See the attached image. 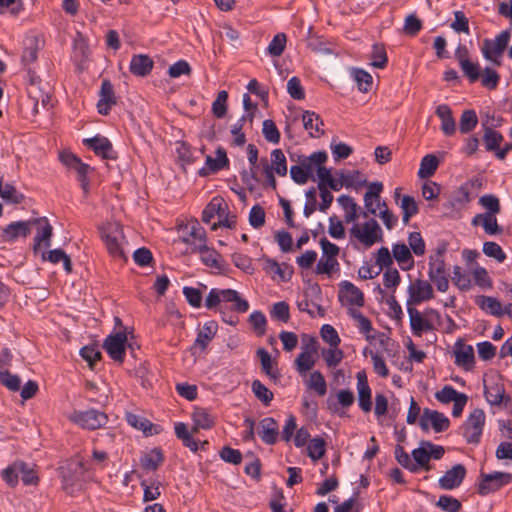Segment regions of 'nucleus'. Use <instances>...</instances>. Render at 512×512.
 Masks as SVG:
<instances>
[{"instance_id":"obj_1","label":"nucleus","mask_w":512,"mask_h":512,"mask_svg":"<svg viewBox=\"0 0 512 512\" xmlns=\"http://www.w3.org/2000/svg\"><path fill=\"white\" fill-rule=\"evenodd\" d=\"M222 302L231 303L232 310L238 313H246L249 310L248 301L233 289H211L206 297L205 306L209 310H214L220 307Z\"/></svg>"},{"instance_id":"obj_2","label":"nucleus","mask_w":512,"mask_h":512,"mask_svg":"<svg viewBox=\"0 0 512 512\" xmlns=\"http://www.w3.org/2000/svg\"><path fill=\"white\" fill-rule=\"evenodd\" d=\"M407 312L412 334L416 337H421L424 333L432 331L434 329L432 319L440 317L438 311L433 308H427L424 312H420L413 306H407Z\"/></svg>"},{"instance_id":"obj_3","label":"nucleus","mask_w":512,"mask_h":512,"mask_svg":"<svg viewBox=\"0 0 512 512\" xmlns=\"http://www.w3.org/2000/svg\"><path fill=\"white\" fill-rule=\"evenodd\" d=\"M350 233L366 247H371L382 240V229L375 219H370L362 225L355 224Z\"/></svg>"},{"instance_id":"obj_4","label":"nucleus","mask_w":512,"mask_h":512,"mask_svg":"<svg viewBox=\"0 0 512 512\" xmlns=\"http://www.w3.org/2000/svg\"><path fill=\"white\" fill-rule=\"evenodd\" d=\"M510 37V31L504 30L500 32L494 40L485 39L481 48L484 58L496 65H500L501 62L499 59L505 51Z\"/></svg>"},{"instance_id":"obj_5","label":"nucleus","mask_w":512,"mask_h":512,"mask_svg":"<svg viewBox=\"0 0 512 512\" xmlns=\"http://www.w3.org/2000/svg\"><path fill=\"white\" fill-rule=\"evenodd\" d=\"M69 420L84 429L96 430L106 425L108 417L101 411L90 409L87 411H74L69 415Z\"/></svg>"},{"instance_id":"obj_6","label":"nucleus","mask_w":512,"mask_h":512,"mask_svg":"<svg viewBox=\"0 0 512 512\" xmlns=\"http://www.w3.org/2000/svg\"><path fill=\"white\" fill-rule=\"evenodd\" d=\"M485 413L482 409H474L462 426L463 436L470 444H478L485 424Z\"/></svg>"},{"instance_id":"obj_7","label":"nucleus","mask_w":512,"mask_h":512,"mask_svg":"<svg viewBox=\"0 0 512 512\" xmlns=\"http://www.w3.org/2000/svg\"><path fill=\"white\" fill-rule=\"evenodd\" d=\"M123 231L122 227L117 224H108L102 229V239L110 255L115 258H123L124 253L122 249Z\"/></svg>"},{"instance_id":"obj_8","label":"nucleus","mask_w":512,"mask_h":512,"mask_svg":"<svg viewBox=\"0 0 512 512\" xmlns=\"http://www.w3.org/2000/svg\"><path fill=\"white\" fill-rule=\"evenodd\" d=\"M480 477L478 493L483 496L499 490L512 481V474L507 472L481 473Z\"/></svg>"},{"instance_id":"obj_9","label":"nucleus","mask_w":512,"mask_h":512,"mask_svg":"<svg viewBox=\"0 0 512 512\" xmlns=\"http://www.w3.org/2000/svg\"><path fill=\"white\" fill-rule=\"evenodd\" d=\"M408 294L407 306L418 305L434 298L432 285L422 279H416L409 285Z\"/></svg>"},{"instance_id":"obj_10","label":"nucleus","mask_w":512,"mask_h":512,"mask_svg":"<svg viewBox=\"0 0 512 512\" xmlns=\"http://www.w3.org/2000/svg\"><path fill=\"white\" fill-rule=\"evenodd\" d=\"M484 396L493 406H507L511 402L510 397L505 394L504 384L499 379L484 380Z\"/></svg>"},{"instance_id":"obj_11","label":"nucleus","mask_w":512,"mask_h":512,"mask_svg":"<svg viewBox=\"0 0 512 512\" xmlns=\"http://www.w3.org/2000/svg\"><path fill=\"white\" fill-rule=\"evenodd\" d=\"M83 144L103 159L116 160L118 158L112 143L104 136L96 135L92 138H86L83 140Z\"/></svg>"},{"instance_id":"obj_12","label":"nucleus","mask_w":512,"mask_h":512,"mask_svg":"<svg viewBox=\"0 0 512 512\" xmlns=\"http://www.w3.org/2000/svg\"><path fill=\"white\" fill-rule=\"evenodd\" d=\"M338 298L342 305L364 306L365 299L363 292L350 281H342L339 284Z\"/></svg>"},{"instance_id":"obj_13","label":"nucleus","mask_w":512,"mask_h":512,"mask_svg":"<svg viewBox=\"0 0 512 512\" xmlns=\"http://www.w3.org/2000/svg\"><path fill=\"white\" fill-rule=\"evenodd\" d=\"M316 353L317 347L315 340H312L310 344L302 347L301 353H299L294 360L295 369L300 376L305 377L307 373L315 366Z\"/></svg>"},{"instance_id":"obj_14","label":"nucleus","mask_w":512,"mask_h":512,"mask_svg":"<svg viewBox=\"0 0 512 512\" xmlns=\"http://www.w3.org/2000/svg\"><path fill=\"white\" fill-rule=\"evenodd\" d=\"M32 226L37 227V232L34 237L33 250L36 253L41 248H48L51 246V238L53 235V228L45 217L35 218L31 220Z\"/></svg>"},{"instance_id":"obj_15","label":"nucleus","mask_w":512,"mask_h":512,"mask_svg":"<svg viewBox=\"0 0 512 512\" xmlns=\"http://www.w3.org/2000/svg\"><path fill=\"white\" fill-rule=\"evenodd\" d=\"M126 342L127 336L125 333L118 332L113 335H109L104 341V349L108 355L119 363H122L126 355Z\"/></svg>"},{"instance_id":"obj_16","label":"nucleus","mask_w":512,"mask_h":512,"mask_svg":"<svg viewBox=\"0 0 512 512\" xmlns=\"http://www.w3.org/2000/svg\"><path fill=\"white\" fill-rule=\"evenodd\" d=\"M428 276L438 291L446 292L448 290L449 280L445 271V262L440 256L436 259L430 257Z\"/></svg>"},{"instance_id":"obj_17","label":"nucleus","mask_w":512,"mask_h":512,"mask_svg":"<svg viewBox=\"0 0 512 512\" xmlns=\"http://www.w3.org/2000/svg\"><path fill=\"white\" fill-rule=\"evenodd\" d=\"M429 423L435 432L440 433L449 428L450 421L443 413L436 410L424 409L420 418V427L424 431H428Z\"/></svg>"},{"instance_id":"obj_18","label":"nucleus","mask_w":512,"mask_h":512,"mask_svg":"<svg viewBox=\"0 0 512 512\" xmlns=\"http://www.w3.org/2000/svg\"><path fill=\"white\" fill-rule=\"evenodd\" d=\"M31 227V220L12 222L2 229L0 238L3 242L13 243L19 238H26L31 233Z\"/></svg>"},{"instance_id":"obj_19","label":"nucleus","mask_w":512,"mask_h":512,"mask_svg":"<svg viewBox=\"0 0 512 512\" xmlns=\"http://www.w3.org/2000/svg\"><path fill=\"white\" fill-rule=\"evenodd\" d=\"M229 164V159L227 158V154L224 148L219 147L216 150V158L208 155L206 157L205 166H203L199 170V175L202 177L208 176L211 173H216L223 168L227 167Z\"/></svg>"},{"instance_id":"obj_20","label":"nucleus","mask_w":512,"mask_h":512,"mask_svg":"<svg viewBox=\"0 0 512 512\" xmlns=\"http://www.w3.org/2000/svg\"><path fill=\"white\" fill-rule=\"evenodd\" d=\"M466 475V469L462 464H457L439 479V485L442 489L452 490L461 485Z\"/></svg>"},{"instance_id":"obj_21","label":"nucleus","mask_w":512,"mask_h":512,"mask_svg":"<svg viewBox=\"0 0 512 512\" xmlns=\"http://www.w3.org/2000/svg\"><path fill=\"white\" fill-rule=\"evenodd\" d=\"M359 407L364 412H370L372 409L371 388L368 384L367 376L364 371H360L356 375Z\"/></svg>"},{"instance_id":"obj_22","label":"nucleus","mask_w":512,"mask_h":512,"mask_svg":"<svg viewBox=\"0 0 512 512\" xmlns=\"http://www.w3.org/2000/svg\"><path fill=\"white\" fill-rule=\"evenodd\" d=\"M455 364L465 370H471L474 365V349L471 345L462 343L461 341L455 344Z\"/></svg>"},{"instance_id":"obj_23","label":"nucleus","mask_w":512,"mask_h":512,"mask_svg":"<svg viewBox=\"0 0 512 512\" xmlns=\"http://www.w3.org/2000/svg\"><path fill=\"white\" fill-rule=\"evenodd\" d=\"M116 104L113 85L108 80H103L100 89V99L97 103L98 112L107 115L113 105Z\"/></svg>"},{"instance_id":"obj_24","label":"nucleus","mask_w":512,"mask_h":512,"mask_svg":"<svg viewBox=\"0 0 512 512\" xmlns=\"http://www.w3.org/2000/svg\"><path fill=\"white\" fill-rule=\"evenodd\" d=\"M154 67L153 59L146 54L133 55L130 61V72L137 77L149 75Z\"/></svg>"},{"instance_id":"obj_25","label":"nucleus","mask_w":512,"mask_h":512,"mask_svg":"<svg viewBox=\"0 0 512 512\" xmlns=\"http://www.w3.org/2000/svg\"><path fill=\"white\" fill-rule=\"evenodd\" d=\"M258 433L264 443L273 445L279 434L278 423L274 418L266 417L260 421Z\"/></svg>"},{"instance_id":"obj_26","label":"nucleus","mask_w":512,"mask_h":512,"mask_svg":"<svg viewBox=\"0 0 512 512\" xmlns=\"http://www.w3.org/2000/svg\"><path fill=\"white\" fill-rule=\"evenodd\" d=\"M436 115L441 120V131L446 136H452L456 132V122L452 110L447 104H441L436 108Z\"/></svg>"},{"instance_id":"obj_27","label":"nucleus","mask_w":512,"mask_h":512,"mask_svg":"<svg viewBox=\"0 0 512 512\" xmlns=\"http://www.w3.org/2000/svg\"><path fill=\"white\" fill-rule=\"evenodd\" d=\"M482 126L484 128L483 141L487 151L497 150L503 141L502 134L493 129V127L498 126V123L482 121Z\"/></svg>"},{"instance_id":"obj_28","label":"nucleus","mask_w":512,"mask_h":512,"mask_svg":"<svg viewBox=\"0 0 512 512\" xmlns=\"http://www.w3.org/2000/svg\"><path fill=\"white\" fill-rule=\"evenodd\" d=\"M471 224L473 226H481L488 235H496L502 232V227L498 225L496 215L482 213L476 214L473 217Z\"/></svg>"},{"instance_id":"obj_29","label":"nucleus","mask_w":512,"mask_h":512,"mask_svg":"<svg viewBox=\"0 0 512 512\" xmlns=\"http://www.w3.org/2000/svg\"><path fill=\"white\" fill-rule=\"evenodd\" d=\"M327 161V154L324 151H317L312 153L310 156H301L298 159V163L304 169L306 173L309 174V177H313L314 171L319 168L320 165H323Z\"/></svg>"},{"instance_id":"obj_30","label":"nucleus","mask_w":512,"mask_h":512,"mask_svg":"<svg viewBox=\"0 0 512 512\" xmlns=\"http://www.w3.org/2000/svg\"><path fill=\"white\" fill-rule=\"evenodd\" d=\"M392 254L402 270H410L414 266V259L409 247L404 243H395Z\"/></svg>"},{"instance_id":"obj_31","label":"nucleus","mask_w":512,"mask_h":512,"mask_svg":"<svg viewBox=\"0 0 512 512\" xmlns=\"http://www.w3.org/2000/svg\"><path fill=\"white\" fill-rule=\"evenodd\" d=\"M476 304L486 313L493 316L501 317L505 315L501 302L494 297L480 295L476 298Z\"/></svg>"},{"instance_id":"obj_32","label":"nucleus","mask_w":512,"mask_h":512,"mask_svg":"<svg viewBox=\"0 0 512 512\" xmlns=\"http://www.w3.org/2000/svg\"><path fill=\"white\" fill-rule=\"evenodd\" d=\"M227 204L222 198H213L209 204L206 205L202 212V221L209 224L211 220L218 215L220 218L224 216Z\"/></svg>"},{"instance_id":"obj_33","label":"nucleus","mask_w":512,"mask_h":512,"mask_svg":"<svg viewBox=\"0 0 512 512\" xmlns=\"http://www.w3.org/2000/svg\"><path fill=\"white\" fill-rule=\"evenodd\" d=\"M256 353L261 362L262 372L271 379L277 380L280 377V372L277 369V363L272 360L268 351L264 348H259Z\"/></svg>"},{"instance_id":"obj_34","label":"nucleus","mask_w":512,"mask_h":512,"mask_svg":"<svg viewBox=\"0 0 512 512\" xmlns=\"http://www.w3.org/2000/svg\"><path fill=\"white\" fill-rule=\"evenodd\" d=\"M304 128L312 137H320L324 131L320 128L324 125L322 119L315 112L305 111L302 116Z\"/></svg>"},{"instance_id":"obj_35","label":"nucleus","mask_w":512,"mask_h":512,"mask_svg":"<svg viewBox=\"0 0 512 512\" xmlns=\"http://www.w3.org/2000/svg\"><path fill=\"white\" fill-rule=\"evenodd\" d=\"M164 456L159 448H154L140 458L141 467L146 471H155L162 465Z\"/></svg>"},{"instance_id":"obj_36","label":"nucleus","mask_w":512,"mask_h":512,"mask_svg":"<svg viewBox=\"0 0 512 512\" xmlns=\"http://www.w3.org/2000/svg\"><path fill=\"white\" fill-rule=\"evenodd\" d=\"M43 261H49L53 264L63 262V267L67 273L72 272V262L70 257L62 249H54L48 252H43L41 255Z\"/></svg>"},{"instance_id":"obj_37","label":"nucleus","mask_w":512,"mask_h":512,"mask_svg":"<svg viewBox=\"0 0 512 512\" xmlns=\"http://www.w3.org/2000/svg\"><path fill=\"white\" fill-rule=\"evenodd\" d=\"M217 329L218 325L215 321L205 323L198 332L195 345L199 346L201 349H205L216 335Z\"/></svg>"},{"instance_id":"obj_38","label":"nucleus","mask_w":512,"mask_h":512,"mask_svg":"<svg viewBox=\"0 0 512 512\" xmlns=\"http://www.w3.org/2000/svg\"><path fill=\"white\" fill-rule=\"evenodd\" d=\"M201 255V261L210 268L222 269L223 261L221 255L212 248L205 245L203 248L197 250Z\"/></svg>"},{"instance_id":"obj_39","label":"nucleus","mask_w":512,"mask_h":512,"mask_svg":"<svg viewBox=\"0 0 512 512\" xmlns=\"http://www.w3.org/2000/svg\"><path fill=\"white\" fill-rule=\"evenodd\" d=\"M337 202L345 211L344 218L346 223L354 222L358 218L359 206L351 196L341 195L337 198Z\"/></svg>"},{"instance_id":"obj_40","label":"nucleus","mask_w":512,"mask_h":512,"mask_svg":"<svg viewBox=\"0 0 512 512\" xmlns=\"http://www.w3.org/2000/svg\"><path fill=\"white\" fill-rule=\"evenodd\" d=\"M185 242L193 246V251L206 245V232L197 221L191 226L189 236L185 239Z\"/></svg>"},{"instance_id":"obj_41","label":"nucleus","mask_w":512,"mask_h":512,"mask_svg":"<svg viewBox=\"0 0 512 512\" xmlns=\"http://www.w3.org/2000/svg\"><path fill=\"white\" fill-rule=\"evenodd\" d=\"M348 314L357 321L358 329L361 333L366 335L367 341L372 342L375 339V336L369 334L373 330L371 321L360 311L354 308H349Z\"/></svg>"},{"instance_id":"obj_42","label":"nucleus","mask_w":512,"mask_h":512,"mask_svg":"<svg viewBox=\"0 0 512 512\" xmlns=\"http://www.w3.org/2000/svg\"><path fill=\"white\" fill-rule=\"evenodd\" d=\"M439 165L438 158L433 154L425 155L420 163L418 176L421 179H426L434 175Z\"/></svg>"},{"instance_id":"obj_43","label":"nucleus","mask_w":512,"mask_h":512,"mask_svg":"<svg viewBox=\"0 0 512 512\" xmlns=\"http://www.w3.org/2000/svg\"><path fill=\"white\" fill-rule=\"evenodd\" d=\"M306 385L310 390L315 391L319 396H324L327 392V383L320 371H313L309 379L306 381Z\"/></svg>"},{"instance_id":"obj_44","label":"nucleus","mask_w":512,"mask_h":512,"mask_svg":"<svg viewBox=\"0 0 512 512\" xmlns=\"http://www.w3.org/2000/svg\"><path fill=\"white\" fill-rule=\"evenodd\" d=\"M247 120L252 122V120H253V113L243 115L237 121V123L232 125V127H231V134L234 136V139H233V142H232L233 145H235V146H243L245 144L246 136L243 133L242 129H243V125H244L245 121H247Z\"/></svg>"},{"instance_id":"obj_45","label":"nucleus","mask_w":512,"mask_h":512,"mask_svg":"<svg viewBox=\"0 0 512 512\" xmlns=\"http://www.w3.org/2000/svg\"><path fill=\"white\" fill-rule=\"evenodd\" d=\"M326 452V442L322 437H314L307 444V454L313 460L321 459Z\"/></svg>"},{"instance_id":"obj_46","label":"nucleus","mask_w":512,"mask_h":512,"mask_svg":"<svg viewBox=\"0 0 512 512\" xmlns=\"http://www.w3.org/2000/svg\"><path fill=\"white\" fill-rule=\"evenodd\" d=\"M271 166L272 171H275L279 176H285L287 174V162L286 157L282 150L274 149L271 152Z\"/></svg>"},{"instance_id":"obj_47","label":"nucleus","mask_w":512,"mask_h":512,"mask_svg":"<svg viewBox=\"0 0 512 512\" xmlns=\"http://www.w3.org/2000/svg\"><path fill=\"white\" fill-rule=\"evenodd\" d=\"M175 434L183 442L184 446L188 447L193 452L197 451L198 444L184 423L179 422L175 425Z\"/></svg>"},{"instance_id":"obj_48","label":"nucleus","mask_w":512,"mask_h":512,"mask_svg":"<svg viewBox=\"0 0 512 512\" xmlns=\"http://www.w3.org/2000/svg\"><path fill=\"white\" fill-rule=\"evenodd\" d=\"M140 484L144 491V494H143L144 502L156 500L161 495L160 481H158V480H151V481L142 480Z\"/></svg>"},{"instance_id":"obj_49","label":"nucleus","mask_w":512,"mask_h":512,"mask_svg":"<svg viewBox=\"0 0 512 512\" xmlns=\"http://www.w3.org/2000/svg\"><path fill=\"white\" fill-rule=\"evenodd\" d=\"M402 209V221L406 225L409 223L410 218L418 213V205L412 196L406 195L402 198L400 203Z\"/></svg>"},{"instance_id":"obj_50","label":"nucleus","mask_w":512,"mask_h":512,"mask_svg":"<svg viewBox=\"0 0 512 512\" xmlns=\"http://www.w3.org/2000/svg\"><path fill=\"white\" fill-rule=\"evenodd\" d=\"M478 123V117L474 110H465L463 111L460 122H459V130L463 134H467L471 132Z\"/></svg>"},{"instance_id":"obj_51","label":"nucleus","mask_w":512,"mask_h":512,"mask_svg":"<svg viewBox=\"0 0 512 512\" xmlns=\"http://www.w3.org/2000/svg\"><path fill=\"white\" fill-rule=\"evenodd\" d=\"M126 420L132 427L143 431L146 435H152L153 424L148 419L137 414L127 413Z\"/></svg>"},{"instance_id":"obj_52","label":"nucleus","mask_w":512,"mask_h":512,"mask_svg":"<svg viewBox=\"0 0 512 512\" xmlns=\"http://www.w3.org/2000/svg\"><path fill=\"white\" fill-rule=\"evenodd\" d=\"M352 76L361 92H368L372 86V76L363 69H353Z\"/></svg>"},{"instance_id":"obj_53","label":"nucleus","mask_w":512,"mask_h":512,"mask_svg":"<svg viewBox=\"0 0 512 512\" xmlns=\"http://www.w3.org/2000/svg\"><path fill=\"white\" fill-rule=\"evenodd\" d=\"M287 37L284 33L276 34L267 47V52L273 57H279L286 47Z\"/></svg>"},{"instance_id":"obj_54","label":"nucleus","mask_w":512,"mask_h":512,"mask_svg":"<svg viewBox=\"0 0 512 512\" xmlns=\"http://www.w3.org/2000/svg\"><path fill=\"white\" fill-rule=\"evenodd\" d=\"M409 249L416 256H423L426 252V245L419 232H411L408 236Z\"/></svg>"},{"instance_id":"obj_55","label":"nucleus","mask_w":512,"mask_h":512,"mask_svg":"<svg viewBox=\"0 0 512 512\" xmlns=\"http://www.w3.org/2000/svg\"><path fill=\"white\" fill-rule=\"evenodd\" d=\"M193 421L195 425V430L201 429H209L213 426V420L211 415L203 408L196 409L193 412Z\"/></svg>"},{"instance_id":"obj_56","label":"nucleus","mask_w":512,"mask_h":512,"mask_svg":"<svg viewBox=\"0 0 512 512\" xmlns=\"http://www.w3.org/2000/svg\"><path fill=\"white\" fill-rule=\"evenodd\" d=\"M414 465H417V472L420 468L429 471L431 469L429 462L428 449L426 447H419L412 451Z\"/></svg>"},{"instance_id":"obj_57","label":"nucleus","mask_w":512,"mask_h":512,"mask_svg":"<svg viewBox=\"0 0 512 512\" xmlns=\"http://www.w3.org/2000/svg\"><path fill=\"white\" fill-rule=\"evenodd\" d=\"M436 506L444 512H459L461 510V502L449 495L439 497Z\"/></svg>"},{"instance_id":"obj_58","label":"nucleus","mask_w":512,"mask_h":512,"mask_svg":"<svg viewBox=\"0 0 512 512\" xmlns=\"http://www.w3.org/2000/svg\"><path fill=\"white\" fill-rule=\"evenodd\" d=\"M479 204L486 209L484 214L497 215L501 211L499 199L491 194L481 196Z\"/></svg>"},{"instance_id":"obj_59","label":"nucleus","mask_w":512,"mask_h":512,"mask_svg":"<svg viewBox=\"0 0 512 512\" xmlns=\"http://www.w3.org/2000/svg\"><path fill=\"white\" fill-rule=\"evenodd\" d=\"M394 454L395 459L403 468L413 473L417 472V465H414L413 460L410 458L409 454L405 452L402 446L396 445Z\"/></svg>"},{"instance_id":"obj_60","label":"nucleus","mask_w":512,"mask_h":512,"mask_svg":"<svg viewBox=\"0 0 512 512\" xmlns=\"http://www.w3.org/2000/svg\"><path fill=\"white\" fill-rule=\"evenodd\" d=\"M262 133L264 138L273 144H277L280 141V132L273 120L266 119L263 122Z\"/></svg>"},{"instance_id":"obj_61","label":"nucleus","mask_w":512,"mask_h":512,"mask_svg":"<svg viewBox=\"0 0 512 512\" xmlns=\"http://www.w3.org/2000/svg\"><path fill=\"white\" fill-rule=\"evenodd\" d=\"M372 62L371 65L375 68L383 69L387 62V54L383 45L374 44L371 54Z\"/></svg>"},{"instance_id":"obj_62","label":"nucleus","mask_w":512,"mask_h":512,"mask_svg":"<svg viewBox=\"0 0 512 512\" xmlns=\"http://www.w3.org/2000/svg\"><path fill=\"white\" fill-rule=\"evenodd\" d=\"M227 99L228 93L225 90H222L217 94V97L212 104V111L215 117L223 118L226 115Z\"/></svg>"},{"instance_id":"obj_63","label":"nucleus","mask_w":512,"mask_h":512,"mask_svg":"<svg viewBox=\"0 0 512 512\" xmlns=\"http://www.w3.org/2000/svg\"><path fill=\"white\" fill-rule=\"evenodd\" d=\"M252 391L257 399L265 405H269L273 399V393L259 380H254L252 382Z\"/></svg>"},{"instance_id":"obj_64","label":"nucleus","mask_w":512,"mask_h":512,"mask_svg":"<svg viewBox=\"0 0 512 512\" xmlns=\"http://www.w3.org/2000/svg\"><path fill=\"white\" fill-rule=\"evenodd\" d=\"M472 276L474 282L477 286L482 289H491L492 288V280L488 275V272L485 268L477 266L472 271Z\"/></svg>"}]
</instances>
